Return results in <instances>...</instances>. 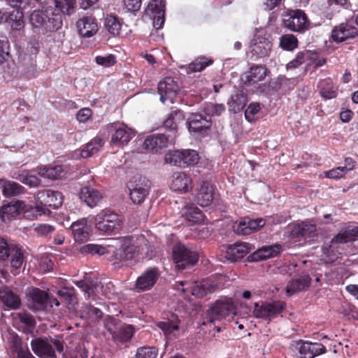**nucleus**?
Masks as SVG:
<instances>
[{"label":"nucleus","mask_w":358,"mask_h":358,"mask_svg":"<svg viewBox=\"0 0 358 358\" xmlns=\"http://www.w3.org/2000/svg\"><path fill=\"white\" fill-rule=\"evenodd\" d=\"M148 241L143 236L124 237L120 241L119 248L113 246L110 261L119 265L132 259L136 255L146 252Z\"/></svg>","instance_id":"nucleus-1"},{"label":"nucleus","mask_w":358,"mask_h":358,"mask_svg":"<svg viewBox=\"0 0 358 358\" xmlns=\"http://www.w3.org/2000/svg\"><path fill=\"white\" fill-rule=\"evenodd\" d=\"M29 22L35 32L45 34L58 29L62 24L61 15L55 14L51 7L34 10Z\"/></svg>","instance_id":"nucleus-2"},{"label":"nucleus","mask_w":358,"mask_h":358,"mask_svg":"<svg viewBox=\"0 0 358 358\" xmlns=\"http://www.w3.org/2000/svg\"><path fill=\"white\" fill-rule=\"evenodd\" d=\"M130 199L135 204H141L149 194L150 180L143 176H134L128 183Z\"/></svg>","instance_id":"nucleus-3"},{"label":"nucleus","mask_w":358,"mask_h":358,"mask_svg":"<svg viewBox=\"0 0 358 358\" xmlns=\"http://www.w3.org/2000/svg\"><path fill=\"white\" fill-rule=\"evenodd\" d=\"M285 308V303L281 301L263 302L262 304L255 303L253 315L259 319L270 322L273 318L280 314Z\"/></svg>","instance_id":"nucleus-4"},{"label":"nucleus","mask_w":358,"mask_h":358,"mask_svg":"<svg viewBox=\"0 0 358 358\" xmlns=\"http://www.w3.org/2000/svg\"><path fill=\"white\" fill-rule=\"evenodd\" d=\"M235 314V306L231 299L217 300L211 308L208 311L206 322L213 323L217 320H221L227 317Z\"/></svg>","instance_id":"nucleus-5"},{"label":"nucleus","mask_w":358,"mask_h":358,"mask_svg":"<svg viewBox=\"0 0 358 358\" xmlns=\"http://www.w3.org/2000/svg\"><path fill=\"white\" fill-rule=\"evenodd\" d=\"M284 27L290 31L303 32L309 27V20L301 10H290L283 18Z\"/></svg>","instance_id":"nucleus-6"},{"label":"nucleus","mask_w":358,"mask_h":358,"mask_svg":"<svg viewBox=\"0 0 358 358\" xmlns=\"http://www.w3.org/2000/svg\"><path fill=\"white\" fill-rule=\"evenodd\" d=\"M173 259L176 267L182 270L187 265L196 264L199 259V255L195 251H192L185 245L178 243L173 248Z\"/></svg>","instance_id":"nucleus-7"},{"label":"nucleus","mask_w":358,"mask_h":358,"mask_svg":"<svg viewBox=\"0 0 358 358\" xmlns=\"http://www.w3.org/2000/svg\"><path fill=\"white\" fill-rule=\"evenodd\" d=\"M96 227L104 233H111L120 226L118 215L109 210H104L95 217Z\"/></svg>","instance_id":"nucleus-8"},{"label":"nucleus","mask_w":358,"mask_h":358,"mask_svg":"<svg viewBox=\"0 0 358 358\" xmlns=\"http://www.w3.org/2000/svg\"><path fill=\"white\" fill-rule=\"evenodd\" d=\"M22 213H25L27 217H29V209L24 201L20 200L4 203L0 209V215L4 222L10 221Z\"/></svg>","instance_id":"nucleus-9"},{"label":"nucleus","mask_w":358,"mask_h":358,"mask_svg":"<svg viewBox=\"0 0 358 358\" xmlns=\"http://www.w3.org/2000/svg\"><path fill=\"white\" fill-rule=\"evenodd\" d=\"M10 257L11 265L15 269L20 268L24 260L21 250L15 246H9L6 240L0 237V259L6 260Z\"/></svg>","instance_id":"nucleus-10"},{"label":"nucleus","mask_w":358,"mask_h":358,"mask_svg":"<svg viewBox=\"0 0 358 358\" xmlns=\"http://www.w3.org/2000/svg\"><path fill=\"white\" fill-rule=\"evenodd\" d=\"M35 200L41 205L58 208L63 203V196L58 191L43 189L37 192Z\"/></svg>","instance_id":"nucleus-11"},{"label":"nucleus","mask_w":358,"mask_h":358,"mask_svg":"<svg viewBox=\"0 0 358 358\" xmlns=\"http://www.w3.org/2000/svg\"><path fill=\"white\" fill-rule=\"evenodd\" d=\"M29 307L34 311H40L45 310L50 301L48 294L37 287H33L29 290Z\"/></svg>","instance_id":"nucleus-12"},{"label":"nucleus","mask_w":358,"mask_h":358,"mask_svg":"<svg viewBox=\"0 0 358 358\" xmlns=\"http://www.w3.org/2000/svg\"><path fill=\"white\" fill-rule=\"evenodd\" d=\"M178 91V85L171 78H166L158 84V93L160 95V101L164 103L168 100L173 103V99Z\"/></svg>","instance_id":"nucleus-13"},{"label":"nucleus","mask_w":358,"mask_h":358,"mask_svg":"<svg viewBox=\"0 0 358 358\" xmlns=\"http://www.w3.org/2000/svg\"><path fill=\"white\" fill-rule=\"evenodd\" d=\"M271 47V43L266 38L259 35L252 40L250 50L256 59L263 58L268 56Z\"/></svg>","instance_id":"nucleus-14"},{"label":"nucleus","mask_w":358,"mask_h":358,"mask_svg":"<svg viewBox=\"0 0 358 358\" xmlns=\"http://www.w3.org/2000/svg\"><path fill=\"white\" fill-rule=\"evenodd\" d=\"M187 124L189 131L199 134H206L210 128V117L201 114H192L188 118Z\"/></svg>","instance_id":"nucleus-15"},{"label":"nucleus","mask_w":358,"mask_h":358,"mask_svg":"<svg viewBox=\"0 0 358 358\" xmlns=\"http://www.w3.org/2000/svg\"><path fill=\"white\" fill-rule=\"evenodd\" d=\"M31 347L35 355L40 358H56L55 350L47 340L34 338L31 342Z\"/></svg>","instance_id":"nucleus-16"},{"label":"nucleus","mask_w":358,"mask_h":358,"mask_svg":"<svg viewBox=\"0 0 358 358\" xmlns=\"http://www.w3.org/2000/svg\"><path fill=\"white\" fill-rule=\"evenodd\" d=\"M159 276V272L157 268H148L139 276L136 282V287L138 291L150 289L156 283Z\"/></svg>","instance_id":"nucleus-17"},{"label":"nucleus","mask_w":358,"mask_h":358,"mask_svg":"<svg viewBox=\"0 0 358 358\" xmlns=\"http://www.w3.org/2000/svg\"><path fill=\"white\" fill-rule=\"evenodd\" d=\"M301 358H313L325 352V347L318 343L299 341L296 343Z\"/></svg>","instance_id":"nucleus-18"},{"label":"nucleus","mask_w":358,"mask_h":358,"mask_svg":"<svg viewBox=\"0 0 358 358\" xmlns=\"http://www.w3.org/2000/svg\"><path fill=\"white\" fill-rule=\"evenodd\" d=\"M168 144V137L163 134H157L148 136L144 141L143 147L149 152L157 153L166 148Z\"/></svg>","instance_id":"nucleus-19"},{"label":"nucleus","mask_w":358,"mask_h":358,"mask_svg":"<svg viewBox=\"0 0 358 358\" xmlns=\"http://www.w3.org/2000/svg\"><path fill=\"white\" fill-rule=\"evenodd\" d=\"M252 248L248 243L237 242L227 247L225 257L231 262H235L241 260L248 255Z\"/></svg>","instance_id":"nucleus-20"},{"label":"nucleus","mask_w":358,"mask_h":358,"mask_svg":"<svg viewBox=\"0 0 358 358\" xmlns=\"http://www.w3.org/2000/svg\"><path fill=\"white\" fill-rule=\"evenodd\" d=\"M71 229L76 242L82 243L89 240L90 227L87 224L86 218H82L73 222Z\"/></svg>","instance_id":"nucleus-21"},{"label":"nucleus","mask_w":358,"mask_h":358,"mask_svg":"<svg viewBox=\"0 0 358 358\" xmlns=\"http://www.w3.org/2000/svg\"><path fill=\"white\" fill-rule=\"evenodd\" d=\"M357 34L356 27L348 23H342L332 29L331 37L334 41L341 43L354 38Z\"/></svg>","instance_id":"nucleus-22"},{"label":"nucleus","mask_w":358,"mask_h":358,"mask_svg":"<svg viewBox=\"0 0 358 358\" xmlns=\"http://www.w3.org/2000/svg\"><path fill=\"white\" fill-rule=\"evenodd\" d=\"M76 26L80 35L85 38L92 37L98 31L96 20L91 16H85L80 18L76 22Z\"/></svg>","instance_id":"nucleus-23"},{"label":"nucleus","mask_w":358,"mask_h":358,"mask_svg":"<svg viewBox=\"0 0 358 358\" xmlns=\"http://www.w3.org/2000/svg\"><path fill=\"white\" fill-rule=\"evenodd\" d=\"M281 251V245L278 244L264 246L248 257V261L255 262L273 257Z\"/></svg>","instance_id":"nucleus-24"},{"label":"nucleus","mask_w":358,"mask_h":358,"mask_svg":"<svg viewBox=\"0 0 358 358\" xmlns=\"http://www.w3.org/2000/svg\"><path fill=\"white\" fill-rule=\"evenodd\" d=\"M214 199V188L208 182H203L197 190L196 202L202 207L209 206Z\"/></svg>","instance_id":"nucleus-25"},{"label":"nucleus","mask_w":358,"mask_h":358,"mask_svg":"<svg viewBox=\"0 0 358 358\" xmlns=\"http://www.w3.org/2000/svg\"><path fill=\"white\" fill-rule=\"evenodd\" d=\"M80 199L90 208L96 206L103 199V194L96 189L83 187L80 192Z\"/></svg>","instance_id":"nucleus-26"},{"label":"nucleus","mask_w":358,"mask_h":358,"mask_svg":"<svg viewBox=\"0 0 358 358\" xmlns=\"http://www.w3.org/2000/svg\"><path fill=\"white\" fill-rule=\"evenodd\" d=\"M311 282V278L308 274L299 275L289 281L286 287V293L292 295L298 292L306 290Z\"/></svg>","instance_id":"nucleus-27"},{"label":"nucleus","mask_w":358,"mask_h":358,"mask_svg":"<svg viewBox=\"0 0 358 358\" xmlns=\"http://www.w3.org/2000/svg\"><path fill=\"white\" fill-rule=\"evenodd\" d=\"M192 180L183 172L173 173L171 189L173 191L187 192L192 189Z\"/></svg>","instance_id":"nucleus-28"},{"label":"nucleus","mask_w":358,"mask_h":358,"mask_svg":"<svg viewBox=\"0 0 358 358\" xmlns=\"http://www.w3.org/2000/svg\"><path fill=\"white\" fill-rule=\"evenodd\" d=\"M135 134L131 129L126 127L117 129L112 136L111 143L117 145L127 144L134 136Z\"/></svg>","instance_id":"nucleus-29"},{"label":"nucleus","mask_w":358,"mask_h":358,"mask_svg":"<svg viewBox=\"0 0 358 358\" xmlns=\"http://www.w3.org/2000/svg\"><path fill=\"white\" fill-rule=\"evenodd\" d=\"M37 174L43 178L49 180H55L59 179L63 173V168L62 166H38L36 169Z\"/></svg>","instance_id":"nucleus-30"},{"label":"nucleus","mask_w":358,"mask_h":358,"mask_svg":"<svg viewBox=\"0 0 358 358\" xmlns=\"http://www.w3.org/2000/svg\"><path fill=\"white\" fill-rule=\"evenodd\" d=\"M0 299L4 305L12 309H16L20 305L18 296L8 288L0 289Z\"/></svg>","instance_id":"nucleus-31"},{"label":"nucleus","mask_w":358,"mask_h":358,"mask_svg":"<svg viewBox=\"0 0 358 358\" xmlns=\"http://www.w3.org/2000/svg\"><path fill=\"white\" fill-rule=\"evenodd\" d=\"M267 69L263 66L255 65L250 68L248 74L245 76V84L252 85L264 79Z\"/></svg>","instance_id":"nucleus-32"},{"label":"nucleus","mask_w":358,"mask_h":358,"mask_svg":"<svg viewBox=\"0 0 358 358\" xmlns=\"http://www.w3.org/2000/svg\"><path fill=\"white\" fill-rule=\"evenodd\" d=\"M247 97L243 93L237 92L234 95H231L230 99L228 101L229 110L234 113H238L242 110L247 103Z\"/></svg>","instance_id":"nucleus-33"},{"label":"nucleus","mask_w":358,"mask_h":358,"mask_svg":"<svg viewBox=\"0 0 358 358\" xmlns=\"http://www.w3.org/2000/svg\"><path fill=\"white\" fill-rule=\"evenodd\" d=\"M358 238V227L348 229L334 236L331 242L336 243H345L354 241Z\"/></svg>","instance_id":"nucleus-34"},{"label":"nucleus","mask_w":358,"mask_h":358,"mask_svg":"<svg viewBox=\"0 0 358 358\" xmlns=\"http://www.w3.org/2000/svg\"><path fill=\"white\" fill-rule=\"evenodd\" d=\"M103 145V140L100 138H94L89 142L80 151L83 158H88L99 152Z\"/></svg>","instance_id":"nucleus-35"},{"label":"nucleus","mask_w":358,"mask_h":358,"mask_svg":"<svg viewBox=\"0 0 358 358\" xmlns=\"http://www.w3.org/2000/svg\"><path fill=\"white\" fill-rule=\"evenodd\" d=\"M182 215L189 222H199L203 220L202 212L192 204L185 206Z\"/></svg>","instance_id":"nucleus-36"},{"label":"nucleus","mask_w":358,"mask_h":358,"mask_svg":"<svg viewBox=\"0 0 358 358\" xmlns=\"http://www.w3.org/2000/svg\"><path fill=\"white\" fill-rule=\"evenodd\" d=\"M319 87L321 96L326 99L335 98L337 95L336 89L330 79L320 81Z\"/></svg>","instance_id":"nucleus-37"},{"label":"nucleus","mask_w":358,"mask_h":358,"mask_svg":"<svg viewBox=\"0 0 358 358\" xmlns=\"http://www.w3.org/2000/svg\"><path fill=\"white\" fill-rule=\"evenodd\" d=\"M24 187L21 185L10 180H6L2 193L6 197L18 196L24 192Z\"/></svg>","instance_id":"nucleus-38"},{"label":"nucleus","mask_w":358,"mask_h":358,"mask_svg":"<svg viewBox=\"0 0 358 358\" xmlns=\"http://www.w3.org/2000/svg\"><path fill=\"white\" fill-rule=\"evenodd\" d=\"M213 61L211 59L206 57H199L192 61L188 66L189 72H200L203 71L206 66L212 64Z\"/></svg>","instance_id":"nucleus-39"},{"label":"nucleus","mask_w":358,"mask_h":358,"mask_svg":"<svg viewBox=\"0 0 358 358\" xmlns=\"http://www.w3.org/2000/svg\"><path fill=\"white\" fill-rule=\"evenodd\" d=\"M164 12L165 3L164 0H151L145 9L148 15L164 14Z\"/></svg>","instance_id":"nucleus-40"},{"label":"nucleus","mask_w":358,"mask_h":358,"mask_svg":"<svg viewBox=\"0 0 358 358\" xmlns=\"http://www.w3.org/2000/svg\"><path fill=\"white\" fill-rule=\"evenodd\" d=\"M165 161L166 163L173 166L185 167L182 151L174 150L169 152L165 156Z\"/></svg>","instance_id":"nucleus-41"},{"label":"nucleus","mask_w":358,"mask_h":358,"mask_svg":"<svg viewBox=\"0 0 358 358\" xmlns=\"http://www.w3.org/2000/svg\"><path fill=\"white\" fill-rule=\"evenodd\" d=\"M55 7L64 15H70L74 13L76 0H54Z\"/></svg>","instance_id":"nucleus-42"},{"label":"nucleus","mask_w":358,"mask_h":358,"mask_svg":"<svg viewBox=\"0 0 358 358\" xmlns=\"http://www.w3.org/2000/svg\"><path fill=\"white\" fill-rule=\"evenodd\" d=\"M105 27L110 34L117 36L120 32L122 24L117 17L108 16L106 18Z\"/></svg>","instance_id":"nucleus-43"},{"label":"nucleus","mask_w":358,"mask_h":358,"mask_svg":"<svg viewBox=\"0 0 358 358\" xmlns=\"http://www.w3.org/2000/svg\"><path fill=\"white\" fill-rule=\"evenodd\" d=\"M215 287L207 281L195 285L192 289V294L198 297H203L208 293L214 292Z\"/></svg>","instance_id":"nucleus-44"},{"label":"nucleus","mask_w":358,"mask_h":358,"mask_svg":"<svg viewBox=\"0 0 358 358\" xmlns=\"http://www.w3.org/2000/svg\"><path fill=\"white\" fill-rule=\"evenodd\" d=\"M134 334V327L131 325L122 324L117 330V335L114 338H117L121 342H127L129 341Z\"/></svg>","instance_id":"nucleus-45"},{"label":"nucleus","mask_w":358,"mask_h":358,"mask_svg":"<svg viewBox=\"0 0 358 358\" xmlns=\"http://www.w3.org/2000/svg\"><path fill=\"white\" fill-rule=\"evenodd\" d=\"M178 320L176 319L171 321L160 322L158 323L157 326L163 331L166 336H170V338H171V335L173 332L178 330Z\"/></svg>","instance_id":"nucleus-46"},{"label":"nucleus","mask_w":358,"mask_h":358,"mask_svg":"<svg viewBox=\"0 0 358 358\" xmlns=\"http://www.w3.org/2000/svg\"><path fill=\"white\" fill-rule=\"evenodd\" d=\"M84 250L91 254L103 255L106 253H110L113 251V246H103L98 244H88L84 247Z\"/></svg>","instance_id":"nucleus-47"},{"label":"nucleus","mask_w":358,"mask_h":358,"mask_svg":"<svg viewBox=\"0 0 358 358\" xmlns=\"http://www.w3.org/2000/svg\"><path fill=\"white\" fill-rule=\"evenodd\" d=\"M57 294L69 305H74L77 303L75 289L73 287H64L57 292Z\"/></svg>","instance_id":"nucleus-48"},{"label":"nucleus","mask_w":358,"mask_h":358,"mask_svg":"<svg viewBox=\"0 0 358 358\" xmlns=\"http://www.w3.org/2000/svg\"><path fill=\"white\" fill-rule=\"evenodd\" d=\"M297 38L292 34H285L280 38V45L286 50H292L297 47Z\"/></svg>","instance_id":"nucleus-49"},{"label":"nucleus","mask_w":358,"mask_h":358,"mask_svg":"<svg viewBox=\"0 0 358 358\" xmlns=\"http://www.w3.org/2000/svg\"><path fill=\"white\" fill-rule=\"evenodd\" d=\"M183 152V162L185 167L188 166L194 165L199 162V155L196 150H185Z\"/></svg>","instance_id":"nucleus-50"},{"label":"nucleus","mask_w":358,"mask_h":358,"mask_svg":"<svg viewBox=\"0 0 358 358\" xmlns=\"http://www.w3.org/2000/svg\"><path fill=\"white\" fill-rule=\"evenodd\" d=\"M158 351L155 348L141 347L138 348L136 358H157Z\"/></svg>","instance_id":"nucleus-51"},{"label":"nucleus","mask_w":358,"mask_h":358,"mask_svg":"<svg viewBox=\"0 0 358 358\" xmlns=\"http://www.w3.org/2000/svg\"><path fill=\"white\" fill-rule=\"evenodd\" d=\"M183 118V113L181 110H174L170 113L169 118L165 121V124L167 127L176 128L178 123L182 120Z\"/></svg>","instance_id":"nucleus-52"},{"label":"nucleus","mask_w":358,"mask_h":358,"mask_svg":"<svg viewBox=\"0 0 358 358\" xmlns=\"http://www.w3.org/2000/svg\"><path fill=\"white\" fill-rule=\"evenodd\" d=\"M32 230L38 236H45L55 230V227L48 224H34Z\"/></svg>","instance_id":"nucleus-53"},{"label":"nucleus","mask_w":358,"mask_h":358,"mask_svg":"<svg viewBox=\"0 0 358 358\" xmlns=\"http://www.w3.org/2000/svg\"><path fill=\"white\" fill-rule=\"evenodd\" d=\"M205 112L210 117V115H220L225 110V106L223 104L209 103L205 106Z\"/></svg>","instance_id":"nucleus-54"},{"label":"nucleus","mask_w":358,"mask_h":358,"mask_svg":"<svg viewBox=\"0 0 358 358\" xmlns=\"http://www.w3.org/2000/svg\"><path fill=\"white\" fill-rule=\"evenodd\" d=\"M95 62L98 65L108 68L115 64L116 57L115 55L111 54L105 56H97L95 57Z\"/></svg>","instance_id":"nucleus-55"},{"label":"nucleus","mask_w":358,"mask_h":358,"mask_svg":"<svg viewBox=\"0 0 358 358\" xmlns=\"http://www.w3.org/2000/svg\"><path fill=\"white\" fill-rule=\"evenodd\" d=\"M120 325V322L112 317H108L105 320V327L107 330L112 334L113 338L115 337V335H117V330Z\"/></svg>","instance_id":"nucleus-56"},{"label":"nucleus","mask_w":358,"mask_h":358,"mask_svg":"<svg viewBox=\"0 0 358 358\" xmlns=\"http://www.w3.org/2000/svg\"><path fill=\"white\" fill-rule=\"evenodd\" d=\"M265 220L262 218L251 219L249 217V221H248L249 229H245V231L249 232L250 234L263 227L265 225Z\"/></svg>","instance_id":"nucleus-57"},{"label":"nucleus","mask_w":358,"mask_h":358,"mask_svg":"<svg viewBox=\"0 0 358 358\" xmlns=\"http://www.w3.org/2000/svg\"><path fill=\"white\" fill-rule=\"evenodd\" d=\"M260 110V105L257 103H250L245 110V117L249 122L255 120V116Z\"/></svg>","instance_id":"nucleus-58"},{"label":"nucleus","mask_w":358,"mask_h":358,"mask_svg":"<svg viewBox=\"0 0 358 358\" xmlns=\"http://www.w3.org/2000/svg\"><path fill=\"white\" fill-rule=\"evenodd\" d=\"M23 183L29 187H39L43 186L41 180L36 175L29 174L28 172L23 180Z\"/></svg>","instance_id":"nucleus-59"},{"label":"nucleus","mask_w":358,"mask_h":358,"mask_svg":"<svg viewBox=\"0 0 358 358\" xmlns=\"http://www.w3.org/2000/svg\"><path fill=\"white\" fill-rule=\"evenodd\" d=\"M10 20L13 22L11 27L13 29L20 30L24 27V21L22 12L17 10L16 14L15 15V19H13V14H11Z\"/></svg>","instance_id":"nucleus-60"},{"label":"nucleus","mask_w":358,"mask_h":358,"mask_svg":"<svg viewBox=\"0 0 358 358\" xmlns=\"http://www.w3.org/2000/svg\"><path fill=\"white\" fill-rule=\"evenodd\" d=\"M101 294L104 295L108 298H110L112 295L115 293V287L112 282L110 281H103L102 287H101Z\"/></svg>","instance_id":"nucleus-61"},{"label":"nucleus","mask_w":358,"mask_h":358,"mask_svg":"<svg viewBox=\"0 0 358 358\" xmlns=\"http://www.w3.org/2000/svg\"><path fill=\"white\" fill-rule=\"evenodd\" d=\"M17 319L27 327H34L36 324V321L33 316L26 313H18Z\"/></svg>","instance_id":"nucleus-62"},{"label":"nucleus","mask_w":358,"mask_h":358,"mask_svg":"<svg viewBox=\"0 0 358 358\" xmlns=\"http://www.w3.org/2000/svg\"><path fill=\"white\" fill-rule=\"evenodd\" d=\"M248 221H249V217H244L241 219L238 223H236L234 225V231L238 234H249V232L245 231V229H249Z\"/></svg>","instance_id":"nucleus-63"},{"label":"nucleus","mask_w":358,"mask_h":358,"mask_svg":"<svg viewBox=\"0 0 358 358\" xmlns=\"http://www.w3.org/2000/svg\"><path fill=\"white\" fill-rule=\"evenodd\" d=\"M301 224L302 237H311L316 231V226L314 224L308 222H303Z\"/></svg>","instance_id":"nucleus-64"}]
</instances>
